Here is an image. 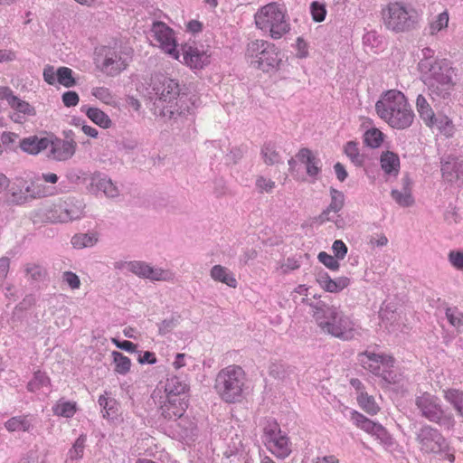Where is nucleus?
<instances>
[{
    "mask_svg": "<svg viewBox=\"0 0 463 463\" xmlns=\"http://www.w3.org/2000/svg\"><path fill=\"white\" fill-rule=\"evenodd\" d=\"M380 14L383 27L395 33L414 29L419 20L418 12L402 1H392L384 5Z\"/></svg>",
    "mask_w": 463,
    "mask_h": 463,
    "instance_id": "39448f33",
    "label": "nucleus"
},
{
    "mask_svg": "<svg viewBox=\"0 0 463 463\" xmlns=\"http://www.w3.org/2000/svg\"><path fill=\"white\" fill-rule=\"evenodd\" d=\"M210 274L211 278L215 281L222 282L233 288L237 287V280L234 276L228 270L227 268L222 265L213 266Z\"/></svg>",
    "mask_w": 463,
    "mask_h": 463,
    "instance_id": "c85d7f7f",
    "label": "nucleus"
},
{
    "mask_svg": "<svg viewBox=\"0 0 463 463\" xmlns=\"http://www.w3.org/2000/svg\"><path fill=\"white\" fill-rule=\"evenodd\" d=\"M318 260L323 263L327 269L331 270H338L340 264L335 256H332L325 251H322L317 256Z\"/></svg>",
    "mask_w": 463,
    "mask_h": 463,
    "instance_id": "3c124183",
    "label": "nucleus"
},
{
    "mask_svg": "<svg viewBox=\"0 0 463 463\" xmlns=\"http://www.w3.org/2000/svg\"><path fill=\"white\" fill-rule=\"evenodd\" d=\"M416 106L420 118L428 127L433 128L435 114L427 99L422 95L417 97Z\"/></svg>",
    "mask_w": 463,
    "mask_h": 463,
    "instance_id": "473e14b6",
    "label": "nucleus"
},
{
    "mask_svg": "<svg viewBox=\"0 0 463 463\" xmlns=\"http://www.w3.org/2000/svg\"><path fill=\"white\" fill-rule=\"evenodd\" d=\"M244 57L250 68L264 73H275L283 65L279 47L264 39L249 42L245 47Z\"/></svg>",
    "mask_w": 463,
    "mask_h": 463,
    "instance_id": "f03ea898",
    "label": "nucleus"
},
{
    "mask_svg": "<svg viewBox=\"0 0 463 463\" xmlns=\"http://www.w3.org/2000/svg\"><path fill=\"white\" fill-rule=\"evenodd\" d=\"M392 197L398 204L403 207L411 206L414 202L411 192L407 188H404L402 191L392 190Z\"/></svg>",
    "mask_w": 463,
    "mask_h": 463,
    "instance_id": "de8ad7c7",
    "label": "nucleus"
},
{
    "mask_svg": "<svg viewBox=\"0 0 463 463\" xmlns=\"http://www.w3.org/2000/svg\"><path fill=\"white\" fill-rule=\"evenodd\" d=\"M63 279L70 286V288L71 289H77L80 286V281L79 277L71 271L64 272Z\"/></svg>",
    "mask_w": 463,
    "mask_h": 463,
    "instance_id": "bf43d9fd",
    "label": "nucleus"
},
{
    "mask_svg": "<svg viewBox=\"0 0 463 463\" xmlns=\"http://www.w3.org/2000/svg\"><path fill=\"white\" fill-rule=\"evenodd\" d=\"M385 139V135L378 128H372L364 134V143L371 148H379Z\"/></svg>",
    "mask_w": 463,
    "mask_h": 463,
    "instance_id": "f704fd0d",
    "label": "nucleus"
},
{
    "mask_svg": "<svg viewBox=\"0 0 463 463\" xmlns=\"http://www.w3.org/2000/svg\"><path fill=\"white\" fill-rule=\"evenodd\" d=\"M5 427L9 432H27L32 428V419L29 415L14 416L5 421Z\"/></svg>",
    "mask_w": 463,
    "mask_h": 463,
    "instance_id": "cd10ccee",
    "label": "nucleus"
},
{
    "mask_svg": "<svg viewBox=\"0 0 463 463\" xmlns=\"http://www.w3.org/2000/svg\"><path fill=\"white\" fill-rule=\"evenodd\" d=\"M113 363L115 364V372L119 374H126L130 371L131 360L123 354L114 351L112 352Z\"/></svg>",
    "mask_w": 463,
    "mask_h": 463,
    "instance_id": "ea45409f",
    "label": "nucleus"
},
{
    "mask_svg": "<svg viewBox=\"0 0 463 463\" xmlns=\"http://www.w3.org/2000/svg\"><path fill=\"white\" fill-rule=\"evenodd\" d=\"M262 442L267 450L279 459L288 458L292 452L289 437L275 420L268 421L263 428Z\"/></svg>",
    "mask_w": 463,
    "mask_h": 463,
    "instance_id": "6e6552de",
    "label": "nucleus"
},
{
    "mask_svg": "<svg viewBox=\"0 0 463 463\" xmlns=\"http://www.w3.org/2000/svg\"><path fill=\"white\" fill-rule=\"evenodd\" d=\"M19 147L26 154L38 155L49 147V135L43 137L36 135L24 137L20 140Z\"/></svg>",
    "mask_w": 463,
    "mask_h": 463,
    "instance_id": "4be33fe9",
    "label": "nucleus"
},
{
    "mask_svg": "<svg viewBox=\"0 0 463 463\" xmlns=\"http://www.w3.org/2000/svg\"><path fill=\"white\" fill-rule=\"evenodd\" d=\"M420 449L426 453H439L448 449L449 445L441 433L430 426L423 427L418 436Z\"/></svg>",
    "mask_w": 463,
    "mask_h": 463,
    "instance_id": "4468645a",
    "label": "nucleus"
},
{
    "mask_svg": "<svg viewBox=\"0 0 463 463\" xmlns=\"http://www.w3.org/2000/svg\"><path fill=\"white\" fill-rule=\"evenodd\" d=\"M442 177L449 183H454L463 178V165L452 159L445 162L441 166Z\"/></svg>",
    "mask_w": 463,
    "mask_h": 463,
    "instance_id": "393cba45",
    "label": "nucleus"
},
{
    "mask_svg": "<svg viewBox=\"0 0 463 463\" xmlns=\"http://www.w3.org/2000/svg\"><path fill=\"white\" fill-rule=\"evenodd\" d=\"M317 283L326 292L338 293L350 285L348 277H338L333 279L326 272L320 273L317 279Z\"/></svg>",
    "mask_w": 463,
    "mask_h": 463,
    "instance_id": "412c9836",
    "label": "nucleus"
},
{
    "mask_svg": "<svg viewBox=\"0 0 463 463\" xmlns=\"http://www.w3.org/2000/svg\"><path fill=\"white\" fill-rule=\"evenodd\" d=\"M416 405L420 410L422 416L429 420L446 425L448 429L453 428L454 419L452 415L445 414L444 410L439 403L438 397L429 392H423L416 398Z\"/></svg>",
    "mask_w": 463,
    "mask_h": 463,
    "instance_id": "9d476101",
    "label": "nucleus"
},
{
    "mask_svg": "<svg viewBox=\"0 0 463 463\" xmlns=\"http://www.w3.org/2000/svg\"><path fill=\"white\" fill-rule=\"evenodd\" d=\"M9 103L13 109H14L16 111L20 113L28 116L35 115V109L32 105H30L28 102L24 100L18 99L15 96L10 97Z\"/></svg>",
    "mask_w": 463,
    "mask_h": 463,
    "instance_id": "a18cd8bd",
    "label": "nucleus"
},
{
    "mask_svg": "<svg viewBox=\"0 0 463 463\" xmlns=\"http://www.w3.org/2000/svg\"><path fill=\"white\" fill-rule=\"evenodd\" d=\"M344 153L355 166H364L366 156L360 151L359 144L357 142L348 141L344 146Z\"/></svg>",
    "mask_w": 463,
    "mask_h": 463,
    "instance_id": "bb28decb",
    "label": "nucleus"
},
{
    "mask_svg": "<svg viewBox=\"0 0 463 463\" xmlns=\"http://www.w3.org/2000/svg\"><path fill=\"white\" fill-rule=\"evenodd\" d=\"M186 30L192 33L202 32L203 24L198 20H191L186 24Z\"/></svg>",
    "mask_w": 463,
    "mask_h": 463,
    "instance_id": "338daca9",
    "label": "nucleus"
},
{
    "mask_svg": "<svg viewBox=\"0 0 463 463\" xmlns=\"http://www.w3.org/2000/svg\"><path fill=\"white\" fill-rule=\"evenodd\" d=\"M82 216L83 210L80 205L67 202L53 204L46 212V219L52 222H68Z\"/></svg>",
    "mask_w": 463,
    "mask_h": 463,
    "instance_id": "ddd939ff",
    "label": "nucleus"
},
{
    "mask_svg": "<svg viewBox=\"0 0 463 463\" xmlns=\"http://www.w3.org/2000/svg\"><path fill=\"white\" fill-rule=\"evenodd\" d=\"M57 82L65 88H71L76 85V80L73 77V71L69 67H60L56 71Z\"/></svg>",
    "mask_w": 463,
    "mask_h": 463,
    "instance_id": "a19ab883",
    "label": "nucleus"
},
{
    "mask_svg": "<svg viewBox=\"0 0 463 463\" xmlns=\"http://www.w3.org/2000/svg\"><path fill=\"white\" fill-rule=\"evenodd\" d=\"M152 36L160 49L175 60H179L177 41L175 31L164 22H154L151 27Z\"/></svg>",
    "mask_w": 463,
    "mask_h": 463,
    "instance_id": "9b49d317",
    "label": "nucleus"
},
{
    "mask_svg": "<svg viewBox=\"0 0 463 463\" xmlns=\"http://www.w3.org/2000/svg\"><path fill=\"white\" fill-rule=\"evenodd\" d=\"M62 103L65 107H75L79 104L80 97L76 91L69 90L61 96Z\"/></svg>",
    "mask_w": 463,
    "mask_h": 463,
    "instance_id": "6e6d98bb",
    "label": "nucleus"
},
{
    "mask_svg": "<svg viewBox=\"0 0 463 463\" xmlns=\"http://www.w3.org/2000/svg\"><path fill=\"white\" fill-rule=\"evenodd\" d=\"M214 388L222 402H241L248 389L247 374L239 365L226 366L217 373Z\"/></svg>",
    "mask_w": 463,
    "mask_h": 463,
    "instance_id": "7ed1b4c3",
    "label": "nucleus"
},
{
    "mask_svg": "<svg viewBox=\"0 0 463 463\" xmlns=\"http://www.w3.org/2000/svg\"><path fill=\"white\" fill-rule=\"evenodd\" d=\"M254 23L273 40H279L290 31L287 9L281 4L273 2L260 7L254 14Z\"/></svg>",
    "mask_w": 463,
    "mask_h": 463,
    "instance_id": "20e7f679",
    "label": "nucleus"
},
{
    "mask_svg": "<svg viewBox=\"0 0 463 463\" xmlns=\"http://www.w3.org/2000/svg\"><path fill=\"white\" fill-rule=\"evenodd\" d=\"M316 320L320 329L332 336L351 340L357 335L356 323L335 307L317 311Z\"/></svg>",
    "mask_w": 463,
    "mask_h": 463,
    "instance_id": "423d86ee",
    "label": "nucleus"
},
{
    "mask_svg": "<svg viewBox=\"0 0 463 463\" xmlns=\"http://www.w3.org/2000/svg\"><path fill=\"white\" fill-rule=\"evenodd\" d=\"M87 437L81 434L73 443L72 447L68 452V457L71 460H79L82 458L84 455V449L86 447Z\"/></svg>",
    "mask_w": 463,
    "mask_h": 463,
    "instance_id": "37998d69",
    "label": "nucleus"
},
{
    "mask_svg": "<svg viewBox=\"0 0 463 463\" xmlns=\"http://www.w3.org/2000/svg\"><path fill=\"white\" fill-rule=\"evenodd\" d=\"M449 260L450 264L457 269H463V252L458 250H451L449 251Z\"/></svg>",
    "mask_w": 463,
    "mask_h": 463,
    "instance_id": "4d7b16f0",
    "label": "nucleus"
},
{
    "mask_svg": "<svg viewBox=\"0 0 463 463\" xmlns=\"http://www.w3.org/2000/svg\"><path fill=\"white\" fill-rule=\"evenodd\" d=\"M421 69L428 68L427 81L431 92L438 97L447 98L450 95L456 84V70L446 59L425 61Z\"/></svg>",
    "mask_w": 463,
    "mask_h": 463,
    "instance_id": "0eeeda50",
    "label": "nucleus"
},
{
    "mask_svg": "<svg viewBox=\"0 0 463 463\" xmlns=\"http://www.w3.org/2000/svg\"><path fill=\"white\" fill-rule=\"evenodd\" d=\"M380 164L383 171L387 175H396L400 171V157L394 152H383L380 156Z\"/></svg>",
    "mask_w": 463,
    "mask_h": 463,
    "instance_id": "a878e982",
    "label": "nucleus"
},
{
    "mask_svg": "<svg viewBox=\"0 0 463 463\" xmlns=\"http://www.w3.org/2000/svg\"><path fill=\"white\" fill-rule=\"evenodd\" d=\"M449 14L447 11L440 13L435 20L430 24V30L431 34H435L448 27Z\"/></svg>",
    "mask_w": 463,
    "mask_h": 463,
    "instance_id": "09e8293b",
    "label": "nucleus"
},
{
    "mask_svg": "<svg viewBox=\"0 0 463 463\" xmlns=\"http://www.w3.org/2000/svg\"><path fill=\"white\" fill-rule=\"evenodd\" d=\"M111 342L118 348L122 349V350H125V351H128V352H130V353H133L136 351V348H137V345L130 342V341H128V340H124V341H119L118 339L117 338H112L111 339Z\"/></svg>",
    "mask_w": 463,
    "mask_h": 463,
    "instance_id": "e2e57ef3",
    "label": "nucleus"
},
{
    "mask_svg": "<svg viewBox=\"0 0 463 463\" xmlns=\"http://www.w3.org/2000/svg\"><path fill=\"white\" fill-rule=\"evenodd\" d=\"M256 186L260 193H270L275 188V182L264 176H258L256 179Z\"/></svg>",
    "mask_w": 463,
    "mask_h": 463,
    "instance_id": "5fc2aeb1",
    "label": "nucleus"
},
{
    "mask_svg": "<svg viewBox=\"0 0 463 463\" xmlns=\"http://www.w3.org/2000/svg\"><path fill=\"white\" fill-rule=\"evenodd\" d=\"M162 98H173L179 94V84L176 80L165 78L162 81L161 88H156Z\"/></svg>",
    "mask_w": 463,
    "mask_h": 463,
    "instance_id": "58836bf2",
    "label": "nucleus"
},
{
    "mask_svg": "<svg viewBox=\"0 0 463 463\" xmlns=\"http://www.w3.org/2000/svg\"><path fill=\"white\" fill-rule=\"evenodd\" d=\"M353 423L364 432L383 439L387 437L386 429L378 422L373 421L357 411H353L350 416Z\"/></svg>",
    "mask_w": 463,
    "mask_h": 463,
    "instance_id": "6ab92c4d",
    "label": "nucleus"
},
{
    "mask_svg": "<svg viewBox=\"0 0 463 463\" xmlns=\"http://www.w3.org/2000/svg\"><path fill=\"white\" fill-rule=\"evenodd\" d=\"M16 59V52L10 49H0V63L11 62Z\"/></svg>",
    "mask_w": 463,
    "mask_h": 463,
    "instance_id": "69168bd1",
    "label": "nucleus"
},
{
    "mask_svg": "<svg viewBox=\"0 0 463 463\" xmlns=\"http://www.w3.org/2000/svg\"><path fill=\"white\" fill-rule=\"evenodd\" d=\"M332 250L335 258L338 260H343L347 253V247L341 240L334 241Z\"/></svg>",
    "mask_w": 463,
    "mask_h": 463,
    "instance_id": "13d9d810",
    "label": "nucleus"
},
{
    "mask_svg": "<svg viewBox=\"0 0 463 463\" xmlns=\"http://www.w3.org/2000/svg\"><path fill=\"white\" fill-rule=\"evenodd\" d=\"M51 383L49 376L41 371L34 373L33 379L27 384V390L34 392L44 386H48Z\"/></svg>",
    "mask_w": 463,
    "mask_h": 463,
    "instance_id": "79ce46f5",
    "label": "nucleus"
},
{
    "mask_svg": "<svg viewBox=\"0 0 463 463\" xmlns=\"http://www.w3.org/2000/svg\"><path fill=\"white\" fill-rule=\"evenodd\" d=\"M345 204L344 194L335 189H331V203L329 206L321 213L318 219L320 222L333 221L334 216L331 213H337Z\"/></svg>",
    "mask_w": 463,
    "mask_h": 463,
    "instance_id": "b1692460",
    "label": "nucleus"
},
{
    "mask_svg": "<svg viewBox=\"0 0 463 463\" xmlns=\"http://www.w3.org/2000/svg\"><path fill=\"white\" fill-rule=\"evenodd\" d=\"M189 385L177 376L167 378L163 397L169 398H189Z\"/></svg>",
    "mask_w": 463,
    "mask_h": 463,
    "instance_id": "aec40b11",
    "label": "nucleus"
},
{
    "mask_svg": "<svg viewBox=\"0 0 463 463\" xmlns=\"http://www.w3.org/2000/svg\"><path fill=\"white\" fill-rule=\"evenodd\" d=\"M308 43L303 37H298L295 43L296 56L304 59L308 56Z\"/></svg>",
    "mask_w": 463,
    "mask_h": 463,
    "instance_id": "864d4df0",
    "label": "nucleus"
},
{
    "mask_svg": "<svg viewBox=\"0 0 463 463\" xmlns=\"http://www.w3.org/2000/svg\"><path fill=\"white\" fill-rule=\"evenodd\" d=\"M446 317L449 322L455 326L458 331L463 329V314L458 312L457 309L449 307L446 310Z\"/></svg>",
    "mask_w": 463,
    "mask_h": 463,
    "instance_id": "8fccbe9b",
    "label": "nucleus"
},
{
    "mask_svg": "<svg viewBox=\"0 0 463 463\" xmlns=\"http://www.w3.org/2000/svg\"><path fill=\"white\" fill-rule=\"evenodd\" d=\"M26 271L33 279H40L45 275V270L38 265H32L28 267Z\"/></svg>",
    "mask_w": 463,
    "mask_h": 463,
    "instance_id": "0e129e2a",
    "label": "nucleus"
},
{
    "mask_svg": "<svg viewBox=\"0 0 463 463\" xmlns=\"http://www.w3.org/2000/svg\"><path fill=\"white\" fill-rule=\"evenodd\" d=\"M444 399L452 405L459 416H463V391L456 388L443 390Z\"/></svg>",
    "mask_w": 463,
    "mask_h": 463,
    "instance_id": "c756f323",
    "label": "nucleus"
},
{
    "mask_svg": "<svg viewBox=\"0 0 463 463\" xmlns=\"http://www.w3.org/2000/svg\"><path fill=\"white\" fill-rule=\"evenodd\" d=\"M98 190L102 191L108 197H116L118 194V187L109 178L102 177L96 183Z\"/></svg>",
    "mask_w": 463,
    "mask_h": 463,
    "instance_id": "49530a36",
    "label": "nucleus"
},
{
    "mask_svg": "<svg viewBox=\"0 0 463 463\" xmlns=\"http://www.w3.org/2000/svg\"><path fill=\"white\" fill-rule=\"evenodd\" d=\"M375 110L377 115L393 128H407L414 120V112L405 95L397 90L384 92L375 103Z\"/></svg>",
    "mask_w": 463,
    "mask_h": 463,
    "instance_id": "f257e3e1",
    "label": "nucleus"
},
{
    "mask_svg": "<svg viewBox=\"0 0 463 463\" xmlns=\"http://www.w3.org/2000/svg\"><path fill=\"white\" fill-rule=\"evenodd\" d=\"M260 155L263 162L268 165H274L282 162L277 146L272 142H266L261 147Z\"/></svg>",
    "mask_w": 463,
    "mask_h": 463,
    "instance_id": "2f4dec72",
    "label": "nucleus"
},
{
    "mask_svg": "<svg viewBox=\"0 0 463 463\" xmlns=\"http://www.w3.org/2000/svg\"><path fill=\"white\" fill-rule=\"evenodd\" d=\"M189 398H169L160 396L157 411L165 420H176L182 418L189 407Z\"/></svg>",
    "mask_w": 463,
    "mask_h": 463,
    "instance_id": "f8f14e48",
    "label": "nucleus"
},
{
    "mask_svg": "<svg viewBox=\"0 0 463 463\" xmlns=\"http://www.w3.org/2000/svg\"><path fill=\"white\" fill-rule=\"evenodd\" d=\"M297 159L304 164L307 168V174L311 177H316L320 173V160L308 148H301L296 155Z\"/></svg>",
    "mask_w": 463,
    "mask_h": 463,
    "instance_id": "5701e85b",
    "label": "nucleus"
},
{
    "mask_svg": "<svg viewBox=\"0 0 463 463\" xmlns=\"http://www.w3.org/2000/svg\"><path fill=\"white\" fill-rule=\"evenodd\" d=\"M98 241L95 234L80 233L76 234L71 239V244L74 248L82 249L85 247H91Z\"/></svg>",
    "mask_w": 463,
    "mask_h": 463,
    "instance_id": "c03bdc74",
    "label": "nucleus"
},
{
    "mask_svg": "<svg viewBox=\"0 0 463 463\" xmlns=\"http://www.w3.org/2000/svg\"><path fill=\"white\" fill-rule=\"evenodd\" d=\"M43 79L50 85H53L57 82V74L52 66L48 65L44 68Z\"/></svg>",
    "mask_w": 463,
    "mask_h": 463,
    "instance_id": "680f3d73",
    "label": "nucleus"
},
{
    "mask_svg": "<svg viewBox=\"0 0 463 463\" xmlns=\"http://www.w3.org/2000/svg\"><path fill=\"white\" fill-rule=\"evenodd\" d=\"M310 12L315 22L320 23L323 22L326 18V10L325 5L317 1L311 3Z\"/></svg>",
    "mask_w": 463,
    "mask_h": 463,
    "instance_id": "603ef678",
    "label": "nucleus"
},
{
    "mask_svg": "<svg viewBox=\"0 0 463 463\" xmlns=\"http://www.w3.org/2000/svg\"><path fill=\"white\" fill-rule=\"evenodd\" d=\"M97 53L101 71L109 76L120 74L131 60L130 52L118 46H101Z\"/></svg>",
    "mask_w": 463,
    "mask_h": 463,
    "instance_id": "1a4fd4ad",
    "label": "nucleus"
},
{
    "mask_svg": "<svg viewBox=\"0 0 463 463\" xmlns=\"http://www.w3.org/2000/svg\"><path fill=\"white\" fill-rule=\"evenodd\" d=\"M6 199L12 203L20 204L25 201L26 196L21 191L16 192L12 187L6 194Z\"/></svg>",
    "mask_w": 463,
    "mask_h": 463,
    "instance_id": "052dcab7",
    "label": "nucleus"
},
{
    "mask_svg": "<svg viewBox=\"0 0 463 463\" xmlns=\"http://www.w3.org/2000/svg\"><path fill=\"white\" fill-rule=\"evenodd\" d=\"M91 94L106 105L113 108L118 105L116 96L107 87H95L91 90Z\"/></svg>",
    "mask_w": 463,
    "mask_h": 463,
    "instance_id": "c9c22d12",
    "label": "nucleus"
},
{
    "mask_svg": "<svg viewBox=\"0 0 463 463\" xmlns=\"http://www.w3.org/2000/svg\"><path fill=\"white\" fill-rule=\"evenodd\" d=\"M434 127L446 137H451L454 133V125L452 120L443 114L435 115L433 121V128Z\"/></svg>",
    "mask_w": 463,
    "mask_h": 463,
    "instance_id": "4c0bfd02",
    "label": "nucleus"
},
{
    "mask_svg": "<svg viewBox=\"0 0 463 463\" xmlns=\"http://www.w3.org/2000/svg\"><path fill=\"white\" fill-rule=\"evenodd\" d=\"M52 411L57 416L71 418L77 411V404L75 402L59 400L52 407Z\"/></svg>",
    "mask_w": 463,
    "mask_h": 463,
    "instance_id": "e433bc0d",
    "label": "nucleus"
},
{
    "mask_svg": "<svg viewBox=\"0 0 463 463\" xmlns=\"http://www.w3.org/2000/svg\"><path fill=\"white\" fill-rule=\"evenodd\" d=\"M360 362L365 369L373 374L387 378L386 373L393 366L394 360L390 355L364 352L360 354Z\"/></svg>",
    "mask_w": 463,
    "mask_h": 463,
    "instance_id": "2eb2a0df",
    "label": "nucleus"
},
{
    "mask_svg": "<svg viewBox=\"0 0 463 463\" xmlns=\"http://www.w3.org/2000/svg\"><path fill=\"white\" fill-rule=\"evenodd\" d=\"M49 157L57 161H66L71 158L77 148L73 139H61L53 134L49 135Z\"/></svg>",
    "mask_w": 463,
    "mask_h": 463,
    "instance_id": "dca6fc26",
    "label": "nucleus"
},
{
    "mask_svg": "<svg viewBox=\"0 0 463 463\" xmlns=\"http://www.w3.org/2000/svg\"><path fill=\"white\" fill-rule=\"evenodd\" d=\"M211 55L196 46L183 47V59L185 65L192 70H202L210 63Z\"/></svg>",
    "mask_w": 463,
    "mask_h": 463,
    "instance_id": "a211bd4d",
    "label": "nucleus"
},
{
    "mask_svg": "<svg viewBox=\"0 0 463 463\" xmlns=\"http://www.w3.org/2000/svg\"><path fill=\"white\" fill-rule=\"evenodd\" d=\"M357 402L361 409L369 415H376L380 411V406L376 403L374 398L368 395L367 392L361 391L357 395Z\"/></svg>",
    "mask_w": 463,
    "mask_h": 463,
    "instance_id": "72a5a7b5",
    "label": "nucleus"
},
{
    "mask_svg": "<svg viewBox=\"0 0 463 463\" xmlns=\"http://www.w3.org/2000/svg\"><path fill=\"white\" fill-rule=\"evenodd\" d=\"M86 116L97 126L104 129L112 127V120L103 110L99 108H88L85 111Z\"/></svg>",
    "mask_w": 463,
    "mask_h": 463,
    "instance_id": "7c9ffc66",
    "label": "nucleus"
},
{
    "mask_svg": "<svg viewBox=\"0 0 463 463\" xmlns=\"http://www.w3.org/2000/svg\"><path fill=\"white\" fill-rule=\"evenodd\" d=\"M19 463H43L40 460L39 456L36 452H31L27 455L26 458H24L20 460Z\"/></svg>",
    "mask_w": 463,
    "mask_h": 463,
    "instance_id": "774afa93",
    "label": "nucleus"
},
{
    "mask_svg": "<svg viewBox=\"0 0 463 463\" xmlns=\"http://www.w3.org/2000/svg\"><path fill=\"white\" fill-rule=\"evenodd\" d=\"M128 269L138 277L146 278L152 280H171L173 274L166 269H154L149 265L140 261H131L128 263Z\"/></svg>",
    "mask_w": 463,
    "mask_h": 463,
    "instance_id": "f3484780",
    "label": "nucleus"
}]
</instances>
